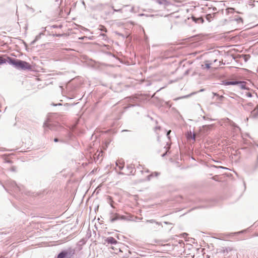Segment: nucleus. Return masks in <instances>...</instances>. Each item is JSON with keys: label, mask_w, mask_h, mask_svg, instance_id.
I'll list each match as a JSON object with an SVG mask.
<instances>
[{"label": "nucleus", "mask_w": 258, "mask_h": 258, "mask_svg": "<svg viewBox=\"0 0 258 258\" xmlns=\"http://www.w3.org/2000/svg\"><path fill=\"white\" fill-rule=\"evenodd\" d=\"M166 154H167V151L162 155V157H164Z\"/></svg>", "instance_id": "nucleus-32"}, {"label": "nucleus", "mask_w": 258, "mask_h": 258, "mask_svg": "<svg viewBox=\"0 0 258 258\" xmlns=\"http://www.w3.org/2000/svg\"><path fill=\"white\" fill-rule=\"evenodd\" d=\"M244 82L241 81H226L224 83L225 85H238L241 88H244Z\"/></svg>", "instance_id": "nucleus-3"}, {"label": "nucleus", "mask_w": 258, "mask_h": 258, "mask_svg": "<svg viewBox=\"0 0 258 258\" xmlns=\"http://www.w3.org/2000/svg\"><path fill=\"white\" fill-rule=\"evenodd\" d=\"M219 98H220V99L221 100H222V99H223V98L224 97H223V96H222V95H221V96H219Z\"/></svg>", "instance_id": "nucleus-27"}, {"label": "nucleus", "mask_w": 258, "mask_h": 258, "mask_svg": "<svg viewBox=\"0 0 258 258\" xmlns=\"http://www.w3.org/2000/svg\"><path fill=\"white\" fill-rule=\"evenodd\" d=\"M11 170H12V171H15V167H12L11 168Z\"/></svg>", "instance_id": "nucleus-28"}, {"label": "nucleus", "mask_w": 258, "mask_h": 258, "mask_svg": "<svg viewBox=\"0 0 258 258\" xmlns=\"http://www.w3.org/2000/svg\"><path fill=\"white\" fill-rule=\"evenodd\" d=\"M126 219L124 216H121L117 213H111L110 217V221L111 222H114L119 220H125Z\"/></svg>", "instance_id": "nucleus-2"}, {"label": "nucleus", "mask_w": 258, "mask_h": 258, "mask_svg": "<svg viewBox=\"0 0 258 258\" xmlns=\"http://www.w3.org/2000/svg\"><path fill=\"white\" fill-rule=\"evenodd\" d=\"M15 186H16V189H15V191H17V190H21L20 187L19 186H18L16 184H15Z\"/></svg>", "instance_id": "nucleus-23"}, {"label": "nucleus", "mask_w": 258, "mask_h": 258, "mask_svg": "<svg viewBox=\"0 0 258 258\" xmlns=\"http://www.w3.org/2000/svg\"><path fill=\"white\" fill-rule=\"evenodd\" d=\"M211 63H206L205 64H202V67L203 69H209L211 67Z\"/></svg>", "instance_id": "nucleus-18"}, {"label": "nucleus", "mask_w": 258, "mask_h": 258, "mask_svg": "<svg viewBox=\"0 0 258 258\" xmlns=\"http://www.w3.org/2000/svg\"><path fill=\"white\" fill-rule=\"evenodd\" d=\"M102 35L103 36V37H106V35L105 34H102Z\"/></svg>", "instance_id": "nucleus-33"}, {"label": "nucleus", "mask_w": 258, "mask_h": 258, "mask_svg": "<svg viewBox=\"0 0 258 258\" xmlns=\"http://www.w3.org/2000/svg\"><path fill=\"white\" fill-rule=\"evenodd\" d=\"M112 9H113V14L115 12H120L121 13H124V12H125L126 11L124 9V7H123L122 8L119 9H114V8L113 7H112Z\"/></svg>", "instance_id": "nucleus-14"}, {"label": "nucleus", "mask_w": 258, "mask_h": 258, "mask_svg": "<svg viewBox=\"0 0 258 258\" xmlns=\"http://www.w3.org/2000/svg\"><path fill=\"white\" fill-rule=\"evenodd\" d=\"M58 141H59V140L57 138H55L54 140V141L55 142H58Z\"/></svg>", "instance_id": "nucleus-26"}, {"label": "nucleus", "mask_w": 258, "mask_h": 258, "mask_svg": "<svg viewBox=\"0 0 258 258\" xmlns=\"http://www.w3.org/2000/svg\"><path fill=\"white\" fill-rule=\"evenodd\" d=\"M63 252L66 255V257L72 258L75 254V249L70 248L66 250H63Z\"/></svg>", "instance_id": "nucleus-5"}, {"label": "nucleus", "mask_w": 258, "mask_h": 258, "mask_svg": "<svg viewBox=\"0 0 258 258\" xmlns=\"http://www.w3.org/2000/svg\"><path fill=\"white\" fill-rule=\"evenodd\" d=\"M159 174H160V173L158 172H153V173H152L151 174L148 175L147 176L146 180H150L152 177H153V176H158Z\"/></svg>", "instance_id": "nucleus-12"}, {"label": "nucleus", "mask_w": 258, "mask_h": 258, "mask_svg": "<svg viewBox=\"0 0 258 258\" xmlns=\"http://www.w3.org/2000/svg\"><path fill=\"white\" fill-rule=\"evenodd\" d=\"M8 62L18 70H30L31 66L27 62L9 56H0V64Z\"/></svg>", "instance_id": "nucleus-1"}, {"label": "nucleus", "mask_w": 258, "mask_h": 258, "mask_svg": "<svg viewBox=\"0 0 258 258\" xmlns=\"http://www.w3.org/2000/svg\"><path fill=\"white\" fill-rule=\"evenodd\" d=\"M170 132H171V131L170 130V131H169L167 132V136L168 137V138L169 139L170 138H169V134L170 133Z\"/></svg>", "instance_id": "nucleus-24"}, {"label": "nucleus", "mask_w": 258, "mask_h": 258, "mask_svg": "<svg viewBox=\"0 0 258 258\" xmlns=\"http://www.w3.org/2000/svg\"><path fill=\"white\" fill-rule=\"evenodd\" d=\"M192 134H193V133L191 132V131L188 132L186 135L187 139L190 140V138L191 137V136H192Z\"/></svg>", "instance_id": "nucleus-20"}, {"label": "nucleus", "mask_w": 258, "mask_h": 258, "mask_svg": "<svg viewBox=\"0 0 258 258\" xmlns=\"http://www.w3.org/2000/svg\"><path fill=\"white\" fill-rule=\"evenodd\" d=\"M145 223H152V224H155L156 225H157V226H162V224L160 222H157L154 219H151V220H146L145 221Z\"/></svg>", "instance_id": "nucleus-11"}, {"label": "nucleus", "mask_w": 258, "mask_h": 258, "mask_svg": "<svg viewBox=\"0 0 258 258\" xmlns=\"http://www.w3.org/2000/svg\"><path fill=\"white\" fill-rule=\"evenodd\" d=\"M247 96H248V97H251V93H248L247 94Z\"/></svg>", "instance_id": "nucleus-30"}, {"label": "nucleus", "mask_w": 258, "mask_h": 258, "mask_svg": "<svg viewBox=\"0 0 258 258\" xmlns=\"http://www.w3.org/2000/svg\"><path fill=\"white\" fill-rule=\"evenodd\" d=\"M215 14V13H213L212 14H207L206 16V18L207 20L209 22H211L212 21V20L213 19V18H214Z\"/></svg>", "instance_id": "nucleus-15"}, {"label": "nucleus", "mask_w": 258, "mask_h": 258, "mask_svg": "<svg viewBox=\"0 0 258 258\" xmlns=\"http://www.w3.org/2000/svg\"><path fill=\"white\" fill-rule=\"evenodd\" d=\"M57 258H67L63 251H62L58 254Z\"/></svg>", "instance_id": "nucleus-19"}, {"label": "nucleus", "mask_w": 258, "mask_h": 258, "mask_svg": "<svg viewBox=\"0 0 258 258\" xmlns=\"http://www.w3.org/2000/svg\"><path fill=\"white\" fill-rule=\"evenodd\" d=\"M258 116V105L251 112L250 117L256 118Z\"/></svg>", "instance_id": "nucleus-8"}, {"label": "nucleus", "mask_w": 258, "mask_h": 258, "mask_svg": "<svg viewBox=\"0 0 258 258\" xmlns=\"http://www.w3.org/2000/svg\"><path fill=\"white\" fill-rule=\"evenodd\" d=\"M107 201L108 203H109L111 207L114 208V206L113 205V201L112 199V198L110 196H107Z\"/></svg>", "instance_id": "nucleus-16"}, {"label": "nucleus", "mask_w": 258, "mask_h": 258, "mask_svg": "<svg viewBox=\"0 0 258 258\" xmlns=\"http://www.w3.org/2000/svg\"><path fill=\"white\" fill-rule=\"evenodd\" d=\"M43 126L45 128H48L50 129V130H52L53 129V127H52V124H50V123H49L47 122H45L44 123Z\"/></svg>", "instance_id": "nucleus-17"}, {"label": "nucleus", "mask_w": 258, "mask_h": 258, "mask_svg": "<svg viewBox=\"0 0 258 258\" xmlns=\"http://www.w3.org/2000/svg\"><path fill=\"white\" fill-rule=\"evenodd\" d=\"M196 134L195 133H193L192 136L190 138V139H192L194 141H196Z\"/></svg>", "instance_id": "nucleus-21"}, {"label": "nucleus", "mask_w": 258, "mask_h": 258, "mask_svg": "<svg viewBox=\"0 0 258 258\" xmlns=\"http://www.w3.org/2000/svg\"><path fill=\"white\" fill-rule=\"evenodd\" d=\"M40 35H41V34H40L39 35H37L36 36L35 39L34 41L33 42V43H34V42H35L36 41H37V40H38L40 38Z\"/></svg>", "instance_id": "nucleus-22"}, {"label": "nucleus", "mask_w": 258, "mask_h": 258, "mask_svg": "<svg viewBox=\"0 0 258 258\" xmlns=\"http://www.w3.org/2000/svg\"><path fill=\"white\" fill-rule=\"evenodd\" d=\"M225 123L231 126L234 127V128L240 130V128L233 121L231 120L229 118H227L225 119Z\"/></svg>", "instance_id": "nucleus-7"}, {"label": "nucleus", "mask_w": 258, "mask_h": 258, "mask_svg": "<svg viewBox=\"0 0 258 258\" xmlns=\"http://www.w3.org/2000/svg\"><path fill=\"white\" fill-rule=\"evenodd\" d=\"M102 31H105V32H106V29L105 28L103 27V28L102 29Z\"/></svg>", "instance_id": "nucleus-31"}, {"label": "nucleus", "mask_w": 258, "mask_h": 258, "mask_svg": "<svg viewBox=\"0 0 258 258\" xmlns=\"http://www.w3.org/2000/svg\"><path fill=\"white\" fill-rule=\"evenodd\" d=\"M213 125H203L200 128V133L202 134H207L211 130Z\"/></svg>", "instance_id": "nucleus-4"}, {"label": "nucleus", "mask_w": 258, "mask_h": 258, "mask_svg": "<svg viewBox=\"0 0 258 258\" xmlns=\"http://www.w3.org/2000/svg\"><path fill=\"white\" fill-rule=\"evenodd\" d=\"M230 10H234V9H233V8H230Z\"/></svg>", "instance_id": "nucleus-37"}, {"label": "nucleus", "mask_w": 258, "mask_h": 258, "mask_svg": "<svg viewBox=\"0 0 258 258\" xmlns=\"http://www.w3.org/2000/svg\"><path fill=\"white\" fill-rule=\"evenodd\" d=\"M237 21L238 22H240V21L242 22V19L241 18H239L238 19H237Z\"/></svg>", "instance_id": "nucleus-25"}, {"label": "nucleus", "mask_w": 258, "mask_h": 258, "mask_svg": "<svg viewBox=\"0 0 258 258\" xmlns=\"http://www.w3.org/2000/svg\"><path fill=\"white\" fill-rule=\"evenodd\" d=\"M191 18L196 23H203L204 22V20L202 17L196 18L194 16H192Z\"/></svg>", "instance_id": "nucleus-9"}, {"label": "nucleus", "mask_w": 258, "mask_h": 258, "mask_svg": "<svg viewBox=\"0 0 258 258\" xmlns=\"http://www.w3.org/2000/svg\"><path fill=\"white\" fill-rule=\"evenodd\" d=\"M214 96H219V95L218 94L216 93H214Z\"/></svg>", "instance_id": "nucleus-29"}, {"label": "nucleus", "mask_w": 258, "mask_h": 258, "mask_svg": "<svg viewBox=\"0 0 258 258\" xmlns=\"http://www.w3.org/2000/svg\"><path fill=\"white\" fill-rule=\"evenodd\" d=\"M146 172H147V173H148V172H149V170H147L146 171Z\"/></svg>", "instance_id": "nucleus-35"}, {"label": "nucleus", "mask_w": 258, "mask_h": 258, "mask_svg": "<svg viewBox=\"0 0 258 258\" xmlns=\"http://www.w3.org/2000/svg\"><path fill=\"white\" fill-rule=\"evenodd\" d=\"M116 166L119 170H122L124 167V163L118 160L116 162Z\"/></svg>", "instance_id": "nucleus-13"}, {"label": "nucleus", "mask_w": 258, "mask_h": 258, "mask_svg": "<svg viewBox=\"0 0 258 258\" xmlns=\"http://www.w3.org/2000/svg\"><path fill=\"white\" fill-rule=\"evenodd\" d=\"M104 243L115 245L117 243L116 240L112 237H108L104 240Z\"/></svg>", "instance_id": "nucleus-6"}, {"label": "nucleus", "mask_w": 258, "mask_h": 258, "mask_svg": "<svg viewBox=\"0 0 258 258\" xmlns=\"http://www.w3.org/2000/svg\"><path fill=\"white\" fill-rule=\"evenodd\" d=\"M257 159H258V156H257Z\"/></svg>", "instance_id": "nucleus-38"}, {"label": "nucleus", "mask_w": 258, "mask_h": 258, "mask_svg": "<svg viewBox=\"0 0 258 258\" xmlns=\"http://www.w3.org/2000/svg\"><path fill=\"white\" fill-rule=\"evenodd\" d=\"M213 179H214V180H216V178H215V177H213Z\"/></svg>", "instance_id": "nucleus-36"}, {"label": "nucleus", "mask_w": 258, "mask_h": 258, "mask_svg": "<svg viewBox=\"0 0 258 258\" xmlns=\"http://www.w3.org/2000/svg\"><path fill=\"white\" fill-rule=\"evenodd\" d=\"M127 169H128L130 170L129 172L124 173V172H119L118 173L119 174H126V175H130L131 174H133V171H134V168L133 167L132 165L127 166Z\"/></svg>", "instance_id": "nucleus-10"}, {"label": "nucleus", "mask_w": 258, "mask_h": 258, "mask_svg": "<svg viewBox=\"0 0 258 258\" xmlns=\"http://www.w3.org/2000/svg\"><path fill=\"white\" fill-rule=\"evenodd\" d=\"M157 128H160V127H156L155 129L156 130Z\"/></svg>", "instance_id": "nucleus-34"}]
</instances>
